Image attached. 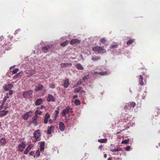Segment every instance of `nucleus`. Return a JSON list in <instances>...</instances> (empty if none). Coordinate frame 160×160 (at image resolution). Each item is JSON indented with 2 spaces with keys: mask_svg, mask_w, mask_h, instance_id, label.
I'll list each match as a JSON object with an SVG mask.
<instances>
[{
  "mask_svg": "<svg viewBox=\"0 0 160 160\" xmlns=\"http://www.w3.org/2000/svg\"><path fill=\"white\" fill-rule=\"evenodd\" d=\"M92 50L95 51L96 53H97V54H102L106 52V50L101 46L94 47L92 48Z\"/></svg>",
  "mask_w": 160,
  "mask_h": 160,
  "instance_id": "f257e3e1",
  "label": "nucleus"
},
{
  "mask_svg": "<svg viewBox=\"0 0 160 160\" xmlns=\"http://www.w3.org/2000/svg\"><path fill=\"white\" fill-rule=\"evenodd\" d=\"M32 93L33 91L32 90L25 91L23 92V96L24 98L26 99L30 98L32 97Z\"/></svg>",
  "mask_w": 160,
  "mask_h": 160,
  "instance_id": "f03ea898",
  "label": "nucleus"
},
{
  "mask_svg": "<svg viewBox=\"0 0 160 160\" xmlns=\"http://www.w3.org/2000/svg\"><path fill=\"white\" fill-rule=\"evenodd\" d=\"M72 112V108H70L69 106H68L65 109L63 110L62 112L60 113V115L61 117H63L65 116L67 113L70 114Z\"/></svg>",
  "mask_w": 160,
  "mask_h": 160,
  "instance_id": "7ed1b4c3",
  "label": "nucleus"
},
{
  "mask_svg": "<svg viewBox=\"0 0 160 160\" xmlns=\"http://www.w3.org/2000/svg\"><path fill=\"white\" fill-rule=\"evenodd\" d=\"M41 132L39 129H38L35 131L33 133L34 137L37 141H39L41 139Z\"/></svg>",
  "mask_w": 160,
  "mask_h": 160,
  "instance_id": "20e7f679",
  "label": "nucleus"
},
{
  "mask_svg": "<svg viewBox=\"0 0 160 160\" xmlns=\"http://www.w3.org/2000/svg\"><path fill=\"white\" fill-rule=\"evenodd\" d=\"M32 111H30L26 113L23 115L22 118L24 120H27L29 117L32 116Z\"/></svg>",
  "mask_w": 160,
  "mask_h": 160,
  "instance_id": "39448f33",
  "label": "nucleus"
},
{
  "mask_svg": "<svg viewBox=\"0 0 160 160\" xmlns=\"http://www.w3.org/2000/svg\"><path fill=\"white\" fill-rule=\"evenodd\" d=\"M11 41V40H10V39L8 38L7 39V40H6L5 43L3 44L2 43H1V42H0V44H3L2 46H4V47H5L7 46H10L11 45L10 42Z\"/></svg>",
  "mask_w": 160,
  "mask_h": 160,
  "instance_id": "423d86ee",
  "label": "nucleus"
},
{
  "mask_svg": "<svg viewBox=\"0 0 160 160\" xmlns=\"http://www.w3.org/2000/svg\"><path fill=\"white\" fill-rule=\"evenodd\" d=\"M47 100L48 102H54L55 101L54 97L50 94L48 95Z\"/></svg>",
  "mask_w": 160,
  "mask_h": 160,
  "instance_id": "0eeeda50",
  "label": "nucleus"
},
{
  "mask_svg": "<svg viewBox=\"0 0 160 160\" xmlns=\"http://www.w3.org/2000/svg\"><path fill=\"white\" fill-rule=\"evenodd\" d=\"M81 41L78 39H72L70 42V43L71 45H73L75 43H78L80 42Z\"/></svg>",
  "mask_w": 160,
  "mask_h": 160,
  "instance_id": "6e6552de",
  "label": "nucleus"
},
{
  "mask_svg": "<svg viewBox=\"0 0 160 160\" xmlns=\"http://www.w3.org/2000/svg\"><path fill=\"white\" fill-rule=\"evenodd\" d=\"M52 46H47L45 47H43L42 48V50L43 51V52L44 53H47L48 50L49 49H50L52 48Z\"/></svg>",
  "mask_w": 160,
  "mask_h": 160,
  "instance_id": "1a4fd4ad",
  "label": "nucleus"
},
{
  "mask_svg": "<svg viewBox=\"0 0 160 160\" xmlns=\"http://www.w3.org/2000/svg\"><path fill=\"white\" fill-rule=\"evenodd\" d=\"M146 95V93L144 92L143 93H140L137 96V98L138 99H143L145 98Z\"/></svg>",
  "mask_w": 160,
  "mask_h": 160,
  "instance_id": "9d476101",
  "label": "nucleus"
},
{
  "mask_svg": "<svg viewBox=\"0 0 160 160\" xmlns=\"http://www.w3.org/2000/svg\"><path fill=\"white\" fill-rule=\"evenodd\" d=\"M137 77H138V79L140 84L141 86L143 85L144 84V83L143 81V78L142 75H140L138 76Z\"/></svg>",
  "mask_w": 160,
  "mask_h": 160,
  "instance_id": "9b49d317",
  "label": "nucleus"
},
{
  "mask_svg": "<svg viewBox=\"0 0 160 160\" xmlns=\"http://www.w3.org/2000/svg\"><path fill=\"white\" fill-rule=\"evenodd\" d=\"M7 142L6 138H2L0 139V145L4 146L5 145Z\"/></svg>",
  "mask_w": 160,
  "mask_h": 160,
  "instance_id": "f8f14e48",
  "label": "nucleus"
},
{
  "mask_svg": "<svg viewBox=\"0 0 160 160\" xmlns=\"http://www.w3.org/2000/svg\"><path fill=\"white\" fill-rule=\"evenodd\" d=\"M50 118V115L48 113L46 114L44 120V122L45 124H47L48 123V119Z\"/></svg>",
  "mask_w": 160,
  "mask_h": 160,
  "instance_id": "ddd939ff",
  "label": "nucleus"
},
{
  "mask_svg": "<svg viewBox=\"0 0 160 160\" xmlns=\"http://www.w3.org/2000/svg\"><path fill=\"white\" fill-rule=\"evenodd\" d=\"M44 86L43 85L41 84H38L36 87L35 91L36 92L41 91L43 88Z\"/></svg>",
  "mask_w": 160,
  "mask_h": 160,
  "instance_id": "4468645a",
  "label": "nucleus"
},
{
  "mask_svg": "<svg viewBox=\"0 0 160 160\" xmlns=\"http://www.w3.org/2000/svg\"><path fill=\"white\" fill-rule=\"evenodd\" d=\"M54 128L55 127L53 125L49 127L47 131V133L48 134H51V132L54 130Z\"/></svg>",
  "mask_w": 160,
  "mask_h": 160,
  "instance_id": "2eb2a0df",
  "label": "nucleus"
},
{
  "mask_svg": "<svg viewBox=\"0 0 160 160\" xmlns=\"http://www.w3.org/2000/svg\"><path fill=\"white\" fill-rule=\"evenodd\" d=\"M69 85V80L68 78L65 79L64 81L63 86L65 88H67Z\"/></svg>",
  "mask_w": 160,
  "mask_h": 160,
  "instance_id": "dca6fc26",
  "label": "nucleus"
},
{
  "mask_svg": "<svg viewBox=\"0 0 160 160\" xmlns=\"http://www.w3.org/2000/svg\"><path fill=\"white\" fill-rule=\"evenodd\" d=\"M59 128L61 131H63L65 129V126L63 122H60L59 123Z\"/></svg>",
  "mask_w": 160,
  "mask_h": 160,
  "instance_id": "f3484780",
  "label": "nucleus"
},
{
  "mask_svg": "<svg viewBox=\"0 0 160 160\" xmlns=\"http://www.w3.org/2000/svg\"><path fill=\"white\" fill-rule=\"evenodd\" d=\"M24 142H23L18 145L19 150H23L25 148V144Z\"/></svg>",
  "mask_w": 160,
  "mask_h": 160,
  "instance_id": "a211bd4d",
  "label": "nucleus"
},
{
  "mask_svg": "<svg viewBox=\"0 0 160 160\" xmlns=\"http://www.w3.org/2000/svg\"><path fill=\"white\" fill-rule=\"evenodd\" d=\"M43 102V100L41 98L38 99L35 102V104L36 105L38 106L41 104Z\"/></svg>",
  "mask_w": 160,
  "mask_h": 160,
  "instance_id": "6ab92c4d",
  "label": "nucleus"
},
{
  "mask_svg": "<svg viewBox=\"0 0 160 160\" xmlns=\"http://www.w3.org/2000/svg\"><path fill=\"white\" fill-rule=\"evenodd\" d=\"M130 109V107L129 106V104H128V103H126L124 107V110H125V112H127Z\"/></svg>",
  "mask_w": 160,
  "mask_h": 160,
  "instance_id": "aec40b11",
  "label": "nucleus"
},
{
  "mask_svg": "<svg viewBox=\"0 0 160 160\" xmlns=\"http://www.w3.org/2000/svg\"><path fill=\"white\" fill-rule=\"evenodd\" d=\"M8 111H5L4 110H2L1 111V113H0V116L1 117H2L6 115V114H8Z\"/></svg>",
  "mask_w": 160,
  "mask_h": 160,
  "instance_id": "412c9836",
  "label": "nucleus"
},
{
  "mask_svg": "<svg viewBox=\"0 0 160 160\" xmlns=\"http://www.w3.org/2000/svg\"><path fill=\"white\" fill-rule=\"evenodd\" d=\"M22 71H21L20 72L18 73L17 74L15 75L14 76L13 78L14 79H16L18 78L21 76L23 74Z\"/></svg>",
  "mask_w": 160,
  "mask_h": 160,
  "instance_id": "4be33fe9",
  "label": "nucleus"
},
{
  "mask_svg": "<svg viewBox=\"0 0 160 160\" xmlns=\"http://www.w3.org/2000/svg\"><path fill=\"white\" fill-rule=\"evenodd\" d=\"M13 86V85L10 84H8L5 86L4 89L6 91L12 88Z\"/></svg>",
  "mask_w": 160,
  "mask_h": 160,
  "instance_id": "5701e85b",
  "label": "nucleus"
},
{
  "mask_svg": "<svg viewBox=\"0 0 160 160\" xmlns=\"http://www.w3.org/2000/svg\"><path fill=\"white\" fill-rule=\"evenodd\" d=\"M45 142L44 141L40 142V150H43L44 149Z\"/></svg>",
  "mask_w": 160,
  "mask_h": 160,
  "instance_id": "b1692460",
  "label": "nucleus"
},
{
  "mask_svg": "<svg viewBox=\"0 0 160 160\" xmlns=\"http://www.w3.org/2000/svg\"><path fill=\"white\" fill-rule=\"evenodd\" d=\"M76 67L78 69L82 70L83 69V68L82 65L79 63L77 64L76 65Z\"/></svg>",
  "mask_w": 160,
  "mask_h": 160,
  "instance_id": "393cba45",
  "label": "nucleus"
},
{
  "mask_svg": "<svg viewBox=\"0 0 160 160\" xmlns=\"http://www.w3.org/2000/svg\"><path fill=\"white\" fill-rule=\"evenodd\" d=\"M59 107H58L57 108V110L55 111V118L54 120H55L57 118V117L58 116V114L59 113Z\"/></svg>",
  "mask_w": 160,
  "mask_h": 160,
  "instance_id": "a878e982",
  "label": "nucleus"
},
{
  "mask_svg": "<svg viewBox=\"0 0 160 160\" xmlns=\"http://www.w3.org/2000/svg\"><path fill=\"white\" fill-rule=\"evenodd\" d=\"M128 103V104H129V106L131 108L132 107L133 108H134L136 105V103L133 102H130L129 103Z\"/></svg>",
  "mask_w": 160,
  "mask_h": 160,
  "instance_id": "bb28decb",
  "label": "nucleus"
},
{
  "mask_svg": "<svg viewBox=\"0 0 160 160\" xmlns=\"http://www.w3.org/2000/svg\"><path fill=\"white\" fill-rule=\"evenodd\" d=\"M9 98V94L7 93L6 94V95L4 97L2 101L4 102V103H5L7 99Z\"/></svg>",
  "mask_w": 160,
  "mask_h": 160,
  "instance_id": "cd10ccee",
  "label": "nucleus"
},
{
  "mask_svg": "<svg viewBox=\"0 0 160 160\" xmlns=\"http://www.w3.org/2000/svg\"><path fill=\"white\" fill-rule=\"evenodd\" d=\"M107 139L106 138L99 139L98 140V141L100 143H105L107 142Z\"/></svg>",
  "mask_w": 160,
  "mask_h": 160,
  "instance_id": "c85d7f7f",
  "label": "nucleus"
},
{
  "mask_svg": "<svg viewBox=\"0 0 160 160\" xmlns=\"http://www.w3.org/2000/svg\"><path fill=\"white\" fill-rule=\"evenodd\" d=\"M134 40L132 39H129V40H128L127 43L126 44L128 45H130L133 43V42H134Z\"/></svg>",
  "mask_w": 160,
  "mask_h": 160,
  "instance_id": "c756f323",
  "label": "nucleus"
},
{
  "mask_svg": "<svg viewBox=\"0 0 160 160\" xmlns=\"http://www.w3.org/2000/svg\"><path fill=\"white\" fill-rule=\"evenodd\" d=\"M98 74L101 76L106 75L108 74V72L107 71L99 72Z\"/></svg>",
  "mask_w": 160,
  "mask_h": 160,
  "instance_id": "7c9ffc66",
  "label": "nucleus"
},
{
  "mask_svg": "<svg viewBox=\"0 0 160 160\" xmlns=\"http://www.w3.org/2000/svg\"><path fill=\"white\" fill-rule=\"evenodd\" d=\"M68 42H69L68 40H66L64 42L61 43L60 44V45L61 46L65 47L68 44Z\"/></svg>",
  "mask_w": 160,
  "mask_h": 160,
  "instance_id": "2f4dec72",
  "label": "nucleus"
},
{
  "mask_svg": "<svg viewBox=\"0 0 160 160\" xmlns=\"http://www.w3.org/2000/svg\"><path fill=\"white\" fill-rule=\"evenodd\" d=\"M74 103L76 105L78 106L80 105L81 102L79 100L76 99L75 100Z\"/></svg>",
  "mask_w": 160,
  "mask_h": 160,
  "instance_id": "473e14b6",
  "label": "nucleus"
},
{
  "mask_svg": "<svg viewBox=\"0 0 160 160\" xmlns=\"http://www.w3.org/2000/svg\"><path fill=\"white\" fill-rule=\"evenodd\" d=\"M82 87H79L78 88H76L75 89V91H74V92L75 93H76V92H80V91L82 90Z\"/></svg>",
  "mask_w": 160,
  "mask_h": 160,
  "instance_id": "72a5a7b5",
  "label": "nucleus"
},
{
  "mask_svg": "<svg viewBox=\"0 0 160 160\" xmlns=\"http://www.w3.org/2000/svg\"><path fill=\"white\" fill-rule=\"evenodd\" d=\"M106 42V39L105 38H101L100 40V42L103 44L105 43Z\"/></svg>",
  "mask_w": 160,
  "mask_h": 160,
  "instance_id": "f704fd0d",
  "label": "nucleus"
},
{
  "mask_svg": "<svg viewBox=\"0 0 160 160\" xmlns=\"http://www.w3.org/2000/svg\"><path fill=\"white\" fill-rule=\"evenodd\" d=\"M19 69L18 68H16L15 69H14L12 71V74H15L17 73V72L18 71Z\"/></svg>",
  "mask_w": 160,
  "mask_h": 160,
  "instance_id": "c9c22d12",
  "label": "nucleus"
},
{
  "mask_svg": "<svg viewBox=\"0 0 160 160\" xmlns=\"http://www.w3.org/2000/svg\"><path fill=\"white\" fill-rule=\"evenodd\" d=\"M42 113V111L37 110L35 112V115H37L38 114L41 115Z\"/></svg>",
  "mask_w": 160,
  "mask_h": 160,
  "instance_id": "e433bc0d",
  "label": "nucleus"
},
{
  "mask_svg": "<svg viewBox=\"0 0 160 160\" xmlns=\"http://www.w3.org/2000/svg\"><path fill=\"white\" fill-rule=\"evenodd\" d=\"M60 65L61 68H64L67 67L66 63H62L60 64Z\"/></svg>",
  "mask_w": 160,
  "mask_h": 160,
  "instance_id": "4c0bfd02",
  "label": "nucleus"
},
{
  "mask_svg": "<svg viewBox=\"0 0 160 160\" xmlns=\"http://www.w3.org/2000/svg\"><path fill=\"white\" fill-rule=\"evenodd\" d=\"M91 59L92 61H95L98 60H100V58H92Z\"/></svg>",
  "mask_w": 160,
  "mask_h": 160,
  "instance_id": "58836bf2",
  "label": "nucleus"
},
{
  "mask_svg": "<svg viewBox=\"0 0 160 160\" xmlns=\"http://www.w3.org/2000/svg\"><path fill=\"white\" fill-rule=\"evenodd\" d=\"M118 47V45H112V46L110 47V48H117Z\"/></svg>",
  "mask_w": 160,
  "mask_h": 160,
  "instance_id": "ea45409f",
  "label": "nucleus"
},
{
  "mask_svg": "<svg viewBox=\"0 0 160 160\" xmlns=\"http://www.w3.org/2000/svg\"><path fill=\"white\" fill-rule=\"evenodd\" d=\"M129 142V140H128V139H127V140H123L122 141V143H123V144H127Z\"/></svg>",
  "mask_w": 160,
  "mask_h": 160,
  "instance_id": "a19ab883",
  "label": "nucleus"
},
{
  "mask_svg": "<svg viewBox=\"0 0 160 160\" xmlns=\"http://www.w3.org/2000/svg\"><path fill=\"white\" fill-rule=\"evenodd\" d=\"M49 87L53 89L55 88V85L54 84L52 83L50 85Z\"/></svg>",
  "mask_w": 160,
  "mask_h": 160,
  "instance_id": "79ce46f5",
  "label": "nucleus"
},
{
  "mask_svg": "<svg viewBox=\"0 0 160 160\" xmlns=\"http://www.w3.org/2000/svg\"><path fill=\"white\" fill-rule=\"evenodd\" d=\"M40 152L39 151H37L36 152V155L33 156L34 157H35V155L37 156H39L40 155Z\"/></svg>",
  "mask_w": 160,
  "mask_h": 160,
  "instance_id": "37998d69",
  "label": "nucleus"
},
{
  "mask_svg": "<svg viewBox=\"0 0 160 160\" xmlns=\"http://www.w3.org/2000/svg\"><path fill=\"white\" fill-rule=\"evenodd\" d=\"M82 83V81L81 80H80L79 81H78L76 83V84L77 85H80Z\"/></svg>",
  "mask_w": 160,
  "mask_h": 160,
  "instance_id": "c03bdc74",
  "label": "nucleus"
},
{
  "mask_svg": "<svg viewBox=\"0 0 160 160\" xmlns=\"http://www.w3.org/2000/svg\"><path fill=\"white\" fill-rule=\"evenodd\" d=\"M5 103H4V102H2V105L0 106V110L1 109L3 108V107H4V105Z\"/></svg>",
  "mask_w": 160,
  "mask_h": 160,
  "instance_id": "a18cd8bd",
  "label": "nucleus"
},
{
  "mask_svg": "<svg viewBox=\"0 0 160 160\" xmlns=\"http://www.w3.org/2000/svg\"><path fill=\"white\" fill-rule=\"evenodd\" d=\"M37 115H35L32 118V119L34 121H35L37 119Z\"/></svg>",
  "mask_w": 160,
  "mask_h": 160,
  "instance_id": "49530a36",
  "label": "nucleus"
},
{
  "mask_svg": "<svg viewBox=\"0 0 160 160\" xmlns=\"http://www.w3.org/2000/svg\"><path fill=\"white\" fill-rule=\"evenodd\" d=\"M66 65L67 66V67L68 66H71L72 65V64L71 63H66Z\"/></svg>",
  "mask_w": 160,
  "mask_h": 160,
  "instance_id": "de8ad7c7",
  "label": "nucleus"
},
{
  "mask_svg": "<svg viewBox=\"0 0 160 160\" xmlns=\"http://www.w3.org/2000/svg\"><path fill=\"white\" fill-rule=\"evenodd\" d=\"M13 93V92L12 90H10L9 92V93L8 94H9V96H10V95H11Z\"/></svg>",
  "mask_w": 160,
  "mask_h": 160,
  "instance_id": "09e8293b",
  "label": "nucleus"
},
{
  "mask_svg": "<svg viewBox=\"0 0 160 160\" xmlns=\"http://www.w3.org/2000/svg\"><path fill=\"white\" fill-rule=\"evenodd\" d=\"M88 79L87 76H85L82 77V79L83 80H85Z\"/></svg>",
  "mask_w": 160,
  "mask_h": 160,
  "instance_id": "8fccbe9b",
  "label": "nucleus"
},
{
  "mask_svg": "<svg viewBox=\"0 0 160 160\" xmlns=\"http://www.w3.org/2000/svg\"><path fill=\"white\" fill-rule=\"evenodd\" d=\"M31 149V146L29 145L28 148L25 150H29Z\"/></svg>",
  "mask_w": 160,
  "mask_h": 160,
  "instance_id": "3c124183",
  "label": "nucleus"
},
{
  "mask_svg": "<svg viewBox=\"0 0 160 160\" xmlns=\"http://www.w3.org/2000/svg\"><path fill=\"white\" fill-rule=\"evenodd\" d=\"M130 146H128L126 147L125 150H130Z\"/></svg>",
  "mask_w": 160,
  "mask_h": 160,
  "instance_id": "603ef678",
  "label": "nucleus"
},
{
  "mask_svg": "<svg viewBox=\"0 0 160 160\" xmlns=\"http://www.w3.org/2000/svg\"><path fill=\"white\" fill-rule=\"evenodd\" d=\"M34 153L33 152H31L30 153H29V155L32 156L34 155Z\"/></svg>",
  "mask_w": 160,
  "mask_h": 160,
  "instance_id": "864d4df0",
  "label": "nucleus"
},
{
  "mask_svg": "<svg viewBox=\"0 0 160 160\" xmlns=\"http://www.w3.org/2000/svg\"><path fill=\"white\" fill-rule=\"evenodd\" d=\"M77 97H78V96L77 95H75L73 96V99H74L77 98Z\"/></svg>",
  "mask_w": 160,
  "mask_h": 160,
  "instance_id": "5fc2aeb1",
  "label": "nucleus"
},
{
  "mask_svg": "<svg viewBox=\"0 0 160 160\" xmlns=\"http://www.w3.org/2000/svg\"><path fill=\"white\" fill-rule=\"evenodd\" d=\"M48 121L50 123H51L52 122V120L51 119H49Z\"/></svg>",
  "mask_w": 160,
  "mask_h": 160,
  "instance_id": "6e6d98bb",
  "label": "nucleus"
},
{
  "mask_svg": "<svg viewBox=\"0 0 160 160\" xmlns=\"http://www.w3.org/2000/svg\"><path fill=\"white\" fill-rule=\"evenodd\" d=\"M102 148V145L100 146L99 147V149H101Z\"/></svg>",
  "mask_w": 160,
  "mask_h": 160,
  "instance_id": "4d7b16f0",
  "label": "nucleus"
},
{
  "mask_svg": "<svg viewBox=\"0 0 160 160\" xmlns=\"http://www.w3.org/2000/svg\"><path fill=\"white\" fill-rule=\"evenodd\" d=\"M80 92L81 93H82V92L85 93V91L83 90H81L80 91Z\"/></svg>",
  "mask_w": 160,
  "mask_h": 160,
  "instance_id": "13d9d810",
  "label": "nucleus"
},
{
  "mask_svg": "<svg viewBox=\"0 0 160 160\" xmlns=\"http://www.w3.org/2000/svg\"><path fill=\"white\" fill-rule=\"evenodd\" d=\"M29 151H25L24 153L25 154H26Z\"/></svg>",
  "mask_w": 160,
  "mask_h": 160,
  "instance_id": "bf43d9fd",
  "label": "nucleus"
},
{
  "mask_svg": "<svg viewBox=\"0 0 160 160\" xmlns=\"http://www.w3.org/2000/svg\"><path fill=\"white\" fill-rule=\"evenodd\" d=\"M98 72H94V74H98Z\"/></svg>",
  "mask_w": 160,
  "mask_h": 160,
  "instance_id": "052dcab7",
  "label": "nucleus"
},
{
  "mask_svg": "<svg viewBox=\"0 0 160 160\" xmlns=\"http://www.w3.org/2000/svg\"><path fill=\"white\" fill-rule=\"evenodd\" d=\"M104 158H106V157H107V155H106V154H104Z\"/></svg>",
  "mask_w": 160,
  "mask_h": 160,
  "instance_id": "680f3d73",
  "label": "nucleus"
},
{
  "mask_svg": "<svg viewBox=\"0 0 160 160\" xmlns=\"http://www.w3.org/2000/svg\"><path fill=\"white\" fill-rule=\"evenodd\" d=\"M43 108H44V107L43 106H42L40 108L42 109Z\"/></svg>",
  "mask_w": 160,
  "mask_h": 160,
  "instance_id": "e2e57ef3",
  "label": "nucleus"
},
{
  "mask_svg": "<svg viewBox=\"0 0 160 160\" xmlns=\"http://www.w3.org/2000/svg\"><path fill=\"white\" fill-rule=\"evenodd\" d=\"M7 108V107H5L4 109H6Z\"/></svg>",
  "mask_w": 160,
  "mask_h": 160,
  "instance_id": "0e129e2a",
  "label": "nucleus"
},
{
  "mask_svg": "<svg viewBox=\"0 0 160 160\" xmlns=\"http://www.w3.org/2000/svg\"><path fill=\"white\" fill-rule=\"evenodd\" d=\"M108 160H111V158H108Z\"/></svg>",
  "mask_w": 160,
  "mask_h": 160,
  "instance_id": "69168bd1",
  "label": "nucleus"
},
{
  "mask_svg": "<svg viewBox=\"0 0 160 160\" xmlns=\"http://www.w3.org/2000/svg\"><path fill=\"white\" fill-rule=\"evenodd\" d=\"M120 133V132H118L117 133V134H118L119 133Z\"/></svg>",
  "mask_w": 160,
  "mask_h": 160,
  "instance_id": "338daca9",
  "label": "nucleus"
},
{
  "mask_svg": "<svg viewBox=\"0 0 160 160\" xmlns=\"http://www.w3.org/2000/svg\"><path fill=\"white\" fill-rule=\"evenodd\" d=\"M159 146L160 147V143L159 144Z\"/></svg>",
  "mask_w": 160,
  "mask_h": 160,
  "instance_id": "774afa93",
  "label": "nucleus"
}]
</instances>
